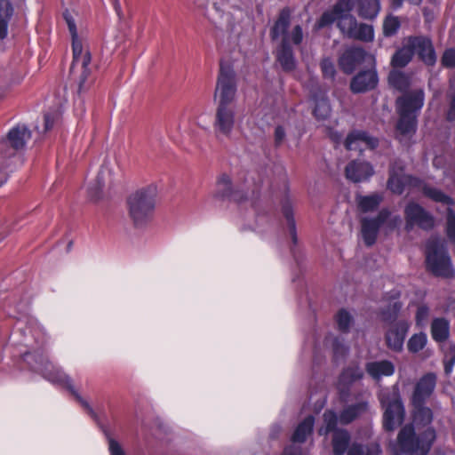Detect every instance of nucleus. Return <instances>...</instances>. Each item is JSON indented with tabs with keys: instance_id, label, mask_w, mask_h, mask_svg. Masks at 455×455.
<instances>
[{
	"instance_id": "nucleus-21",
	"label": "nucleus",
	"mask_w": 455,
	"mask_h": 455,
	"mask_svg": "<svg viewBox=\"0 0 455 455\" xmlns=\"http://www.w3.org/2000/svg\"><path fill=\"white\" fill-rule=\"evenodd\" d=\"M377 71L374 68L363 71L354 76L350 83V89L355 93L372 90L378 84Z\"/></svg>"
},
{
	"instance_id": "nucleus-4",
	"label": "nucleus",
	"mask_w": 455,
	"mask_h": 455,
	"mask_svg": "<svg viewBox=\"0 0 455 455\" xmlns=\"http://www.w3.org/2000/svg\"><path fill=\"white\" fill-rule=\"evenodd\" d=\"M436 439L435 429L427 427L417 434L413 424L404 425L397 435L395 455H427Z\"/></svg>"
},
{
	"instance_id": "nucleus-22",
	"label": "nucleus",
	"mask_w": 455,
	"mask_h": 455,
	"mask_svg": "<svg viewBox=\"0 0 455 455\" xmlns=\"http://www.w3.org/2000/svg\"><path fill=\"white\" fill-rule=\"evenodd\" d=\"M346 177L352 182H362L373 175V167L367 162L352 161L346 167Z\"/></svg>"
},
{
	"instance_id": "nucleus-11",
	"label": "nucleus",
	"mask_w": 455,
	"mask_h": 455,
	"mask_svg": "<svg viewBox=\"0 0 455 455\" xmlns=\"http://www.w3.org/2000/svg\"><path fill=\"white\" fill-rule=\"evenodd\" d=\"M237 92L235 73L229 65L220 63V74L218 76L214 98L218 106H231L235 101Z\"/></svg>"
},
{
	"instance_id": "nucleus-58",
	"label": "nucleus",
	"mask_w": 455,
	"mask_h": 455,
	"mask_svg": "<svg viewBox=\"0 0 455 455\" xmlns=\"http://www.w3.org/2000/svg\"><path fill=\"white\" fill-rule=\"evenodd\" d=\"M194 4L196 5V7L204 9L209 4V0H194Z\"/></svg>"
},
{
	"instance_id": "nucleus-55",
	"label": "nucleus",
	"mask_w": 455,
	"mask_h": 455,
	"mask_svg": "<svg viewBox=\"0 0 455 455\" xmlns=\"http://www.w3.org/2000/svg\"><path fill=\"white\" fill-rule=\"evenodd\" d=\"M401 221H402L401 217L396 215L389 220L387 226L390 229H393V228H395L397 226H399Z\"/></svg>"
},
{
	"instance_id": "nucleus-28",
	"label": "nucleus",
	"mask_w": 455,
	"mask_h": 455,
	"mask_svg": "<svg viewBox=\"0 0 455 455\" xmlns=\"http://www.w3.org/2000/svg\"><path fill=\"white\" fill-rule=\"evenodd\" d=\"M368 409L367 402H360L345 407L339 414V423L347 425L364 413Z\"/></svg>"
},
{
	"instance_id": "nucleus-33",
	"label": "nucleus",
	"mask_w": 455,
	"mask_h": 455,
	"mask_svg": "<svg viewBox=\"0 0 455 455\" xmlns=\"http://www.w3.org/2000/svg\"><path fill=\"white\" fill-rule=\"evenodd\" d=\"M432 337L435 341L442 342L448 339L450 334L449 322L444 318H435L431 325Z\"/></svg>"
},
{
	"instance_id": "nucleus-53",
	"label": "nucleus",
	"mask_w": 455,
	"mask_h": 455,
	"mask_svg": "<svg viewBox=\"0 0 455 455\" xmlns=\"http://www.w3.org/2000/svg\"><path fill=\"white\" fill-rule=\"evenodd\" d=\"M285 138V131L284 128L281 125H278L275 130V142L276 146L281 145Z\"/></svg>"
},
{
	"instance_id": "nucleus-52",
	"label": "nucleus",
	"mask_w": 455,
	"mask_h": 455,
	"mask_svg": "<svg viewBox=\"0 0 455 455\" xmlns=\"http://www.w3.org/2000/svg\"><path fill=\"white\" fill-rule=\"evenodd\" d=\"M108 449L110 455H125L120 444L112 438H108Z\"/></svg>"
},
{
	"instance_id": "nucleus-60",
	"label": "nucleus",
	"mask_w": 455,
	"mask_h": 455,
	"mask_svg": "<svg viewBox=\"0 0 455 455\" xmlns=\"http://www.w3.org/2000/svg\"><path fill=\"white\" fill-rule=\"evenodd\" d=\"M438 160H439V159H438L437 157H435V158L434 159V165H435V166H437Z\"/></svg>"
},
{
	"instance_id": "nucleus-15",
	"label": "nucleus",
	"mask_w": 455,
	"mask_h": 455,
	"mask_svg": "<svg viewBox=\"0 0 455 455\" xmlns=\"http://www.w3.org/2000/svg\"><path fill=\"white\" fill-rule=\"evenodd\" d=\"M390 215L387 209H382L376 218L363 219L361 233L365 244L370 246L376 242L380 226L388 220Z\"/></svg>"
},
{
	"instance_id": "nucleus-36",
	"label": "nucleus",
	"mask_w": 455,
	"mask_h": 455,
	"mask_svg": "<svg viewBox=\"0 0 455 455\" xmlns=\"http://www.w3.org/2000/svg\"><path fill=\"white\" fill-rule=\"evenodd\" d=\"M290 25V12L288 10H283L271 30V36L273 39H276L283 36V37L287 34V29Z\"/></svg>"
},
{
	"instance_id": "nucleus-40",
	"label": "nucleus",
	"mask_w": 455,
	"mask_h": 455,
	"mask_svg": "<svg viewBox=\"0 0 455 455\" xmlns=\"http://www.w3.org/2000/svg\"><path fill=\"white\" fill-rule=\"evenodd\" d=\"M381 449L378 443H371L367 446L354 443L349 448L347 455H380Z\"/></svg>"
},
{
	"instance_id": "nucleus-26",
	"label": "nucleus",
	"mask_w": 455,
	"mask_h": 455,
	"mask_svg": "<svg viewBox=\"0 0 455 455\" xmlns=\"http://www.w3.org/2000/svg\"><path fill=\"white\" fill-rule=\"evenodd\" d=\"M276 58L283 69L291 71L296 67V60L291 46L288 44V38H283L282 44L277 51Z\"/></svg>"
},
{
	"instance_id": "nucleus-2",
	"label": "nucleus",
	"mask_w": 455,
	"mask_h": 455,
	"mask_svg": "<svg viewBox=\"0 0 455 455\" xmlns=\"http://www.w3.org/2000/svg\"><path fill=\"white\" fill-rule=\"evenodd\" d=\"M45 342L46 337L43 328L36 323H31L26 328L22 340V345L28 349L22 353L23 360L32 371L40 373L48 381L69 390L81 405L87 410L88 413L95 418L94 411L75 390L69 377L52 364L44 355L43 347Z\"/></svg>"
},
{
	"instance_id": "nucleus-7",
	"label": "nucleus",
	"mask_w": 455,
	"mask_h": 455,
	"mask_svg": "<svg viewBox=\"0 0 455 455\" xmlns=\"http://www.w3.org/2000/svg\"><path fill=\"white\" fill-rule=\"evenodd\" d=\"M426 247L427 269L436 276L445 278L454 276L455 269L447 253L444 241L439 237H431L428 239Z\"/></svg>"
},
{
	"instance_id": "nucleus-24",
	"label": "nucleus",
	"mask_w": 455,
	"mask_h": 455,
	"mask_svg": "<svg viewBox=\"0 0 455 455\" xmlns=\"http://www.w3.org/2000/svg\"><path fill=\"white\" fill-rule=\"evenodd\" d=\"M366 371L372 379L379 380L382 377L392 376L395 365L387 360L371 362L366 364Z\"/></svg>"
},
{
	"instance_id": "nucleus-1",
	"label": "nucleus",
	"mask_w": 455,
	"mask_h": 455,
	"mask_svg": "<svg viewBox=\"0 0 455 455\" xmlns=\"http://www.w3.org/2000/svg\"><path fill=\"white\" fill-rule=\"evenodd\" d=\"M357 4L358 14L363 19L372 20L380 11L379 0H339L333 8L324 12L315 27L317 29L338 22L341 33L353 39L369 42L374 37L373 28L367 24H358L351 11Z\"/></svg>"
},
{
	"instance_id": "nucleus-34",
	"label": "nucleus",
	"mask_w": 455,
	"mask_h": 455,
	"mask_svg": "<svg viewBox=\"0 0 455 455\" xmlns=\"http://www.w3.org/2000/svg\"><path fill=\"white\" fill-rule=\"evenodd\" d=\"M383 200L380 194L375 193L369 196H358L356 202L358 208L363 212H372L378 208Z\"/></svg>"
},
{
	"instance_id": "nucleus-20",
	"label": "nucleus",
	"mask_w": 455,
	"mask_h": 455,
	"mask_svg": "<svg viewBox=\"0 0 455 455\" xmlns=\"http://www.w3.org/2000/svg\"><path fill=\"white\" fill-rule=\"evenodd\" d=\"M409 328L410 323L404 320L398 321L393 324L386 333L387 347L395 351L402 350Z\"/></svg>"
},
{
	"instance_id": "nucleus-8",
	"label": "nucleus",
	"mask_w": 455,
	"mask_h": 455,
	"mask_svg": "<svg viewBox=\"0 0 455 455\" xmlns=\"http://www.w3.org/2000/svg\"><path fill=\"white\" fill-rule=\"evenodd\" d=\"M64 17L72 37L73 61L70 67V72L72 75L79 74V91H83L90 74L88 66L91 63V54L87 50H84L83 48L73 18L68 13H65Z\"/></svg>"
},
{
	"instance_id": "nucleus-13",
	"label": "nucleus",
	"mask_w": 455,
	"mask_h": 455,
	"mask_svg": "<svg viewBox=\"0 0 455 455\" xmlns=\"http://www.w3.org/2000/svg\"><path fill=\"white\" fill-rule=\"evenodd\" d=\"M315 418L312 415L306 417L295 428L291 437L292 444L285 448L283 455H307L297 444L304 443L314 428Z\"/></svg>"
},
{
	"instance_id": "nucleus-6",
	"label": "nucleus",
	"mask_w": 455,
	"mask_h": 455,
	"mask_svg": "<svg viewBox=\"0 0 455 455\" xmlns=\"http://www.w3.org/2000/svg\"><path fill=\"white\" fill-rule=\"evenodd\" d=\"M156 187L149 185L129 196V215L135 226H143L151 220L156 207Z\"/></svg>"
},
{
	"instance_id": "nucleus-31",
	"label": "nucleus",
	"mask_w": 455,
	"mask_h": 455,
	"mask_svg": "<svg viewBox=\"0 0 455 455\" xmlns=\"http://www.w3.org/2000/svg\"><path fill=\"white\" fill-rule=\"evenodd\" d=\"M13 14V7L10 1L0 0V39L7 36L9 21Z\"/></svg>"
},
{
	"instance_id": "nucleus-51",
	"label": "nucleus",
	"mask_w": 455,
	"mask_h": 455,
	"mask_svg": "<svg viewBox=\"0 0 455 455\" xmlns=\"http://www.w3.org/2000/svg\"><path fill=\"white\" fill-rule=\"evenodd\" d=\"M59 118V114L57 112L53 113V114H51V113H47L44 115V132L51 130L53 125H54V123L55 121Z\"/></svg>"
},
{
	"instance_id": "nucleus-45",
	"label": "nucleus",
	"mask_w": 455,
	"mask_h": 455,
	"mask_svg": "<svg viewBox=\"0 0 455 455\" xmlns=\"http://www.w3.org/2000/svg\"><path fill=\"white\" fill-rule=\"evenodd\" d=\"M401 303L398 300H393L388 304L387 309L382 312V318L385 322H389L396 318L400 309Z\"/></svg>"
},
{
	"instance_id": "nucleus-35",
	"label": "nucleus",
	"mask_w": 455,
	"mask_h": 455,
	"mask_svg": "<svg viewBox=\"0 0 455 455\" xmlns=\"http://www.w3.org/2000/svg\"><path fill=\"white\" fill-rule=\"evenodd\" d=\"M112 182L111 171L108 168H102L97 176L95 188H90V194L92 197L98 198L100 196V192L106 186H111Z\"/></svg>"
},
{
	"instance_id": "nucleus-9",
	"label": "nucleus",
	"mask_w": 455,
	"mask_h": 455,
	"mask_svg": "<svg viewBox=\"0 0 455 455\" xmlns=\"http://www.w3.org/2000/svg\"><path fill=\"white\" fill-rule=\"evenodd\" d=\"M31 137V132L24 124H18L8 132L7 138L0 142V186L7 180L6 159L12 157L15 152L22 149Z\"/></svg>"
},
{
	"instance_id": "nucleus-38",
	"label": "nucleus",
	"mask_w": 455,
	"mask_h": 455,
	"mask_svg": "<svg viewBox=\"0 0 455 455\" xmlns=\"http://www.w3.org/2000/svg\"><path fill=\"white\" fill-rule=\"evenodd\" d=\"M282 212L286 220L287 226L294 243H297L296 223L293 216V208L289 199H285L282 204Z\"/></svg>"
},
{
	"instance_id": "nucleus-42",
	"label": "nucleus",
	"mask_w": 455,
	"mask_h": 455,
	"mask_svg": "<svg viewBox=\"0 0 455 455\" xmlns=\"http://www.w3.org/2000/svg\"><path fill=\"white\" fill-rule=\"evenodd\" d=\"M338 329L342 332H347L354 322L352 315L346 309H340L336 315Z\"/></svg>"
},
{
	"instance_id": "nucleus-17",
	"label": "nucleus",
	"mask_w": 455,
	"mask_h": 455,
	"mask_svg": "<svg viewBox=\"0 0 455 455\" xmlns=\"http://www.w3.org/2000/svg\"><path fill=\"white\" fill-rule=\"evenodd\" d=\"M377 146L378 140L370 136L363 131H354L350 132L345 140V147L347 150H358L362 152L366 148L373 149Z\"/></svg>"
},
{
	"instance_id": "nucleus-59",
	"label": "nucleus",
	"mask_w": 455,
	"mask_h": 455,
	"mask_svg": "<svg viewBox=\"0 0 455 455\" xmlns=\"http://www.w3.org/2000/svg\"><path fill=\"white\" fill-rule=\"evenodd\" d=\"M114 5H115V9L116 10V12H118L120 9V4L118 3V0H114Z\"/></svg>"
},
{
	"instance_id": "nucleus-29",
	"label": "nucleus",
	"mask_w": 455,
	"mask_h": 455,
	"mask_svg": "<svg viewBox=\"0 0 455 455\" xmlns=\"http://www.w3.org/2000/svg\"><path fill=\"white\" fill-rule=\"evenodd\" d=\"M413 55V46L411 45V37H408L403 46L393 55L391 64L394 68H403L411 60Z\"/></svg>"
},
{
	"instance_id": "nucleus-49",
	"label": "nucleus",
	"mask_w": 455,
	"mask_h": 455,
	"mask_svg": "<svg viewBox=\"0 0 455 455\" xmlns=\"http://www.w3.org/2000/svg\"><path fill=\"white\" fill-rule=\"evenodd\" d=\"M429 308L426 305H421L418 307L416 313V323L419 326H423L428 320Z\"/></svg>"
},
{
	"instance_id": "nucleus-57",
	"label": "nucleus",
	"mask_w": 455,
	"mask_h": 455,
	"mask_svg": "<svg viewBox=\"0 0 455 455\" xmlns=\"http://www.w3.org/2000/svg\"><path fill=\"white\" fill-rule=\"evenodd\" d=\"M454 363H455V357L445 364L444 371L446 374H450L452 371Z\"/></svg>"
},
{
	"instance_id": "nucleus-37",
	"label": "nucleus",
	"mask_w": 455,
	"mask_h": 455,
	"mask_svg": "<svg viewBox=\"0 0 455 455\" xmlns=\"http://www.w3.org/2000/svg\"><path fill=\"white\" fill-rule=\"evenodd\" d=\"M323 424L319 428L318 433L320 435H327L330 432L337 430V425L339 423V416L332 410H327L323 413Z\"/></svg>"
},
{
	"instance_id": "nucleus-56",
	"label": "nucleus",
	"mask_w": 455,
	"mask_h": 455,
	"mask_svg": "<svg viewBox=\"0 0 455 455\" xmlns=\"http://www.w3.org/2000/svg\"><path fill=\"white\" fill-rule=\"evenodd\" d=\"M329 135L331 139L336 143H339L342 140V135L336 132H334L332 131H330Z\"/></svg>"
},
{
	"instance_id": "nucleus-14",
	"label": "nucleus",
	"mask_w": 455,
	"mask_h": 455,
	"mask_svg": "<svg viewBox=\"0 0 455 455\" xmlns=\"http://www.w3.org/2000/svg\"><path fill=\"white\" fill-rule=\"evenodd\" d=\"M235 124V111L232 106H217L213 128L217 136L230 137Z\"/></svg>"
},
{
	"instance_id": "nucleus-18",
	"label": "nucleus",
	"mask_w": 455,
	"mask_h": 455,
	"mask_svg": "<svg viewBox=\"0 0 455 455\" xmlns=\"http://www.w3.org/2000/svg\"><path fill=\"white\" fill-rule=\"evenodd\" d=\"M368 57L364 50L359 47L347 49L339 57V65L346 74H351L358 65Z\"/></svg>"
},
{
	"instance_id": "nucleus-43",
	"label": "nucleus",
	"mask_w": 455,
	"mask_h": 455,
	"mask_svg": "<svg viewBox=\"0 0 455 455\" xmlns=\"http://www.w3.org/2000/svg\"><path fill=\"white\" fill-rule=\"evenodd\" d=\"M427 337L426 333L419 332L411 337L408 341V349L411 353H417L421 350L427 344Z\"/></svg>"
},
{
	"instance_id": "nucleus-41",
	"label": "nucleus",
	"mask_w": 455,
	"mask_h": 455,
	"mask_svg": "<svg viewBox=\"0 0 455 455\" xmlns=\"http://www.w3.org/2000/svg\"><path fill=\"white\" fill-rule=\"evenodd\" d=\"M325 345H331L333 355L336 360L339 357L345 356L348 351L347 347L344 345L339 338H334L332 335L325 338Z\"/></svg>"
},
{
	"instance_id": "nucleus-30",
	"label": "nucleus",
	"mask_w": 455,
	"mask_h": 455,
	"mask_svg": "<svg viewBox=\"0 0 455 455\" xmlns=\"http://www.w3.org/2000/svg\"><path fill=\"white\" fill-rule=\"evenodd\" d=\"M414 410L412 412L413 426L415 425L418 428L424 427H430L433 421L434 415L430 408L424 404L413 405Z\"/></svg>"
},
{
	"instance_id": "nucleus-12",
	"label": "nucleus",
	"mask_w": 455,
	"mask_h": 455,
	"mask_svg": "<svg viewBox=\"0 0 455 455\" xmlns=\"http://www.w3.org/2000/svg\"><path fill=\"white\" fill-rule=\"evenodd\" d=\"M406 220L405 229L411 231L414 226L423 229H430L434 227V218L424 208L415 203H410L404 209Z\"/></svg>"
},
{
	"instance_id": "nucleus-46",
	"label": "nucleus",
	"mask_w": 455,
	"mask_h": 455,
	"mask_svg": "<svg viewBox=\"0 0 455 455\" xmlns=\"http://www.w3.org/2000/svg\"><path fill=\"white\" fill-rule=\"evenodd\" d=\"M446 232L449 239L455 243V212L451 207L447 209Z\"/></svg>"
},
{
	"instance_id": "nucleus-16",
	"label": "nucleus",
	"mask_w": 455,
	"mask_h": 455,
	"mask_svg": "<svg viewBox=\"0 0 455 455\" xmlns=\"http://www.w3.org/2000/svg\"><path fill=\"white\" fill-rule=\"evenodd\" d=\"M436 380L437 377L433 372L426 373L419 379L411 396L412 405L425 404L435 389Z\"/></svg>"
},
{
	"instance_id": "nucleus-27",
	"label": "nucleus",
	"mask_w": 455,
	"mask_h": 455,
	"mask_svg": "<svg viewBox=\"0 0 455 455\" xmlns=\"http://www.w3.org/2000/svg\"><path fill=\"white\" fill-rule=\"evenodd\" d=\"M350 439V434L346 429L335 430L331 439L333 454L344 455L346 452H348Z\"/></svg>"
},
{
	"instance_id": "nucleus-23",
	"label": "nucleus",
	"mask_w": 455,
	"mask_h": 455,
	"mask_svg": "<svg viewBox=\"0 0 455 455\" xmlns=\"http://www.w3.org/2000/svg\"><path fill=\"white\" fill-rule=\"evenodd\" d=\"M363 376V372L357 364L346 368L340 374L338 381V388L341 397L346 396L350 386L354 382L361 379Z\"/></svg>"
},
{
	"instance_id": "nucleus-10",
	"label": "nucleus",
	"mask_w": 455,
	"mask_h": 455,
	"mask_svg": "<svg viewBox=\"0 0 455 455\" xmlns=\"http://www.w3.org/2000/svg\"><path fill=\"white\" fill-rule=\"evenodd\" d=\"M384 408L383 426L387 431H393L402 425L404 419V406L397 391L382 390L379 395Z\"/></svg>"
},
{
	"instance_id": "nucleus-39",
	"label": "nucleus",
	"mask_w": 455,
	"mask_h": 455,
	"mask_svg": "<svg viewBox=\"0 0 455 455\" xmlns=\"http://www.w3.org/2000/svg\"><path fill=\"white\" fill-rule=\"evenodd\" d=\"M389 84L400 92H405L410 84V77L398 70H392L388 76Z\"/></svg>"
},
{
	"instance_id": "nucleus-19",
	"label": "nucleus",
	"mask_w": 455,
	"mask_h": 455,
	"mask_svg": "<svg viewBox=\"0 0 455 455\" xmlns=\"http://www.w3.org/2000/svg\"><path fill=\"white\" fill-rule=\"evenodd\" d=\"M411 45L414 53H418L419 59L427 65L432 66L436 61V55L429 38L425 36H411Z\"/></svg>"
},
{
	"instance_id": "nucleus-54",
	"label": "nucleus",
	"mask_w": 455,
	"mask_h": 455,
	"mask_svg": "<svg viewBox=\"0 0 455 455\" xmlns=\"http://www.w3.org/2000/svg\"><path fill=\"white\" fill-rule=\"evenodd\" d=\"M451 88H455V81H451ZM448 119L449 120H454L455 119V94L451 98V107L448 111Z\"/></svg>"
},
{
	"instance_id": "nucleus-32",
	"label": "nucleus",
	"mask_w": 455,
	"mask_h": 455,
	"mask_svg": "<svg viewBox=\"0 0 455 455\" xmlns=\"http://www.w3.org/2000/svg\"><path fill=\"white\" fill-rule=\"evenodd\" d=\"M314 109L313 115L317 121H324L331 115V105L328 98L325 95H321L320 97H314Z\"/></svg>"
},
{
	"instance_id": "nucleus-25",
	"label": "nucleus",
	"mask_w": 455,
	"mask_h": 455,
	"mask_svg": "<svg viewBox=\"0 0 455 455\" xmlns=\"http://www.w3.org/2000/svg\"><path fill=\"white\" fill-rule=\"evenodd\" d=\"M214 197L221 200L230 198L236 202L242 200V196L237 192H232L230 178L226 174L221 175L218 180L214 190Z\"/></svg>"
},
{
	"instance_id": "nucleus-5",
	"label": "nucleus",
	"mask_w": 455,
	"mask_h": 455,
	"mask_svg": "<svg viewBox=\"0 0 455 455\" xmlns=\"http://www.w3.org/2000/svg\"><path fill=\"white\" fill-rule=\"evenodd\" d=\"M387 188L395 194L401 195L407 191L415 193L422 191V193L432 199L433 201L451 206L454 201L449 196L443 194L441 190L430 188L426 185L422 180L410 175H406L403 172V168L399 171L395 170V166H392L390 170V176L387 181Z\"/></svg>"
},
{
	"instance_id": "nucleus-48",
	"label": "nucleus",
	"mask_w": 455,
	"mask_h": 455,
	"mask_svg": "<svg viewBox=\"0 0 455 455\" xmlns=\"http://www.w3.org/2000/svg\"><path fill=\"white\" fill-rule=\"evenodd\" d=\"M283 38H288V44L290 42L294 44H299L303 38L302 28L299 25L293 28L291 33H287Z\"/></svg>"
},
{
	"instance_id": "nucleus-44",
	"label": "nucleus",
	"mask_w": 455,
	"mask_h": 455,
	"mask_svg": "<svg viewBox=\"0 0 455 455\" xmlns=\"http://www.w3.org/2000/svg\"><path fill=\"white\" fill-rule=\"evenodd\" d=\"M400 28V20L397 17L388 16L383 23V33L386 36H391L396 34Z\"/></svg>"
},
{
	"instance_id": "nucleus-3",
	"label": "nucleus",
	"mask_w": 455,
	"mask_h": 455,
	"mask_svg": "<svg viewBox=\"0 0 455 455\" xmlns=\"http://www.w3.org/2000/svg\"><path fill=\"white\" fill-rule=\"evenodd\" d=\"M425 102L423 89L405 92L396 100V110L399 119L396 124L395 136L406 145L409 144L417 130V117Z\"/></svg>"
},
{
	"instance_id": "nucleus-47",
	"label": "nucleus",
	"mask_w": 455,
	"mask_h": 455,
	"mask_svg": "<svg viewBox=\"0 0 455 455\" xmlns=\"http://www.w3.org/2000/svg\"><path fill=\"white\" fill-rule=\"evenodd\" d=\"M321 70L325 78L334 79L336 69L333 62L326 58L321 61Z\"/></svg>"
},
{
	"instance_id": "nucleus-50",
	"label": "nucleus",
	"mask_w": 455,
	"mask_h": 455,
	"mask_svg": "<svg viewBox=\"0 0 455 455\" xmlns=\"http://www.w3.org/2000/svg\"><path fill=\"white\" fill-rule=\"evenodd\" d=\"M442 63L444 67L452 68L455 67V50L448 49L444 52Z\"/></svg>"
}]
</instances>
